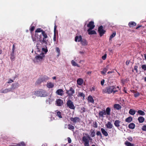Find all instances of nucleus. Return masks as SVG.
<instances>
[{
    "label": "nucleus",
    "instance_id": "nucleus-45",
    "mask_svg": "<svg viewBox=\"0 0 146 146\" xmlns=\"http://www.w3.org/2000/svg\"><path fill=\"white\" fill-rule=\"evenodd\" d=\"M85 135H86V137L89 140H92V138L90 137L89 135L88 134V133H86L85 134Z\"/></svg>",
    "mask_w": 146,
    "mask_h": 146
},
{
    "label": "nucleus",
    "instance_id": "nucleus-47",
    "mask_svg": "<svg viewBox=\"0 0 146 146\" xmlns=\"http://www.w3.org/2000/svg\"><path fill=\"white\" fill-rule=\"evenodd\" d=\"M141 67L144 71H146V64H143L141 65Z\"/></svg>",
    "mask_w": 146,
    "mask_h": 146
},
{
    "label": "nucleus",
    "instance_id": "nucleus-24",
    "mask_svg": "<svg viewBox=\"0 0 146 146\" xmlns=\"http://www.w3.org/2000/svg\"><path fill=\"white\" fill-rule=\"evenodd\" d=\"M121 123V121L118 120H116L114 123V125H115L117 127H120L119 124Z\"/></svg>",
    "mask_w": 146,
    "mask_h": 146
},
{
    "label": "nucleus",
    "instance_id": "nucleus-53",
    "mask_svg": "<svg viewBox=\"0 0 146 146\" xmlns=\"http://www.w3.org/2000/svg\"><path fill=\"white\" fill-rule=\"evenodd\" d=\"M138 67L137 66H135L134 67V70L136 71L137 73L138 72Z\"/></svg>",
    "mask_w": 146,
    "mask_h": 146
},
{
    "label": "nucleus",
    "instance_id": "nucleus-4",
    "mask_svg": "<svg viewBox=\"0 0 146 146\" xmlns=\"http://www.w3.org/2000/svg\"><path fill=\"white\" fill-rule=\"evenodd\" d=\"M44 57V54L42 52L40 54H38L35 57V59L36 61L39 62L42 61L43 58Z\"/></svg>",
    "mask_w": 146,
    "mask_h": 146
},
{
    "label": "nucleus",
    "instance_id": "nucleus-43",
    "mask_svg": "<svg viewBox=\"0 0 146 146\" xmlns=\"http://www.w3.org/2000/svg\"><path fill=\"white\" fill-rule=\"evenodd\" d=\"M56 52L58 53V56H59L60 54V50L59 48L56 47Z\"/></svg>",
    "mask_w": 146,
    "mask_h": 146
},
{
    "label": "nucleus",
    "instance_id": "nucleus-38",
    "mask_svg": "<svg viewBox=\"0 0 146 146\" xmlns=\"http://www.w3.org/2000/svg\"><path fill=\"white\" fill-rule=\"evenodd\" d=\"M137 112L140 115H145V113L143 111L141 110H139L137 111Z\"/></svg>",
    "mask_w": 146,
    "mask_h": 146
},
{
    "label": "nucleus",
    "instance_id": "nucleus-48",
    "mask_svg": "<svg viewBox=\"0 0 146 146\" xmlns=\"http://www.w3.org/2000/svg\"><path fill=\"white\" fill-rule=\"evenodd\" d=\"M95 135V133L94 131V130H93L92 132H91V136L92 137H94Z\"/></svg>",
    "mask_w": 146,
    "mask_h": 146
},
{
    "label": "nucleus",
    "instance_id": "nucleus-36",
    "mask_svg": "<svg viewBox=\"0 0 146 146\" xmlns=\"http://www.w3.org/2000/svg\"><path fill=\"white\" fill-rule=\"evenodd\" d=\"M68 129L70 130H73L74 129V126L70 124H68Z\"/></svg>",
    "mask_w": 146,
    "mask_h": 146
},
{
    "label": "nucleus",
    "instance_id": "nucleus-16",
    "mask_svg": "<svg viewBox=\"0 0 146 146\" xmlns=\"http://www.w3.org/2000/svg\"><path fill=\"white\" fill-rule=\"evenodd\" d=\"M77 82L78 85L80 86L83 83L84 80L82 78H79L77 79Z\"/></svg>",
    "mask_w": 146,
    "mask_h": 146
},
{
    "label": "nucleus",
    "instance_id": "nucleus-6",
    "mask_svg": "<svg viewBox=\"0 0 146 146\" xmlns=\"http://www.w3.org/2000/svg\"><path fill=\"white\" fill-rule=\"evenodd\" d=\"M67 105L68 107L70 109L74 110L75 107L73 104V102L70 100H68L67 102Z\"/></svg>",
    "mask_w": 146,
    "mask_h": 146
},
{
    "label": "nucleus",
    "instance_id": "nucleus-44",
    "mask_svg": "<svg viewBox=\"0 0 146 146\" xmlns=\"http://www.w3.org/2000/svg\"><path fill=\"white\" fill-rule=\"evenodd\" d=\"M9 146H20L18 143H13L11 145H9Z\"/></svg>",
    "mask_w": 146,
    "mask_h": 146
},
{
    "label": "nucleus",
    "instance_id": "nucleus-39",
    "mask_svg": "<svg viewBox=\"0 0 146 146\" xmlns=\"http://www.w3.org/2000/svg\"><path fill=\"white\" fill-rule=\"evenodd\" d=\"M42 82L41 78H38L37 80L36 81L35 84H41Z\"/></svg>",
    "mask_w": 146,
    "mask_h": 146
},
{
    "label": "nucleus",
    "instance_id": "nucleus-31",
    "mask_svg": "<svg viewBox=\"0 0 146 146\" xmlns=\"http://www.w3.org/2000/svg\"><path fill=\"white\" fill-rule=\"evenodd\" d=\"M128 127L129 129H133L135 127V125L134 123H131L129 125Z\"/></svg>",
    "mask_w": 146,
    "mask_h": 146
},
{
    "label": "nucleus",
    "instance_id": "nucleus-9",
    "mask_svg": "<svg viewBox=\"0 0 146 146\" xmlns=\"http://www.w3.org/2000/svg\"><path fill=\"white\" fill-rule=\"evenodd\" d=\"M70 120L73 122L74 124H75L77 122H80V118L78 117H71Z\"/></svg>",
    "mask_w": 146,
    "mask_h": 146
},
{
    "label": "nucleus",
    "instance_id": "nucleus-17",
    "mask_svg": "<svg viewBox=\"0 0 146 146\" xmlns=\"http://www.w3.org/2000/svg\"><path fill=\"white\" fill-rule=\"evenodd\" d=\"M92 29H88V33L89 35H96V31L94 30H91Z\"/></svg>",
    "mask_w": 146,
    "mask_h": 146
},
{
    "label": "nucleus",
    "instance_id": "nucleus-64",
    "mask_svg": "<svg viewBox=\"0 0 146 146\" xmlns=\"http://www.w3.org/2000/svg\"><path fill=\"white\" fill-rule=\"evenodd\" d=\"M56 25H55L54 27V33H55V31H56Z\"/></svg>",
    "mask_w": 146,
    "mask_h": 146
},
{
    "label": "nucleus",
    "instance_id": "nucleus-22",
    "mask_svg": "<svg viewBox=\"0 0 146 146\" xmlns=\"http://www.w3.org/2000/svg\"><path fill=\"white\" fill-rule=\"evenodd\" d=\"M128 25L130 27H133L136 25V23L134 22L131 21L129 23Z\"/></svg>",
    "mask_w": 146,
    "mask_h": 146
},
{
    "label": "nucleus",
    "instance_id": "nucleus-37",
    "mask_svg": "<svg viewBox=\"0 0 146 146\" xmlns=\"http://www.w3.org/2000/svg\"><path fill=\"white\" fill-rule=\"evenodd\" d=\"M125 144L127 146H133L134 145L132 144L127 141H126L125 142Z\"/></svg>",
    "mask_w": 146,
    "mask_h": 146
},
{
    "label": "nucleus",
    "instance_id": "nucleus-34",
    "mask_svg": "<svg viewBox=\"0 0 146 146\" xmlns=\"http://www.w3.org/2000/svg\"><path fill=\"white\" fill-rule=\"evenodd\" d=\"M132 117L131 116H129L125 119V121L126 122L130 123L132 121Z\"/></svg>",
    "mask_w": 146,
    "mask_h": 146
},
{
    "label": "nucleus",
    "instance_id": "nucleus-13",
    "mask_svg": "<svg viewBox=\"0 0 146 146\" xmlns=\"http://www.w3.org/2000/svg\"><path fill=\"white\" fill-rule=\"evenodd\" d=\"M98 114L99 117H104V115H106L105 112V110H103L102 111H99Z\"/></svg>",
    "mask_w": 146,
    "mask_h": 146
},
{
    "label": "nucleus",
    "instance_id": "nucleus-11",
    "mask_svg": "<svg viewBox=\"0 0 146 146\" xmlns=\"http://www.w3.org/2000/svg\"><path fill=\"white\" fill-rule=\"evenodd\" d=\"M87 27L89 28L88 29H93L95 27L94 22L93 21H90L87 25Z\"/></svg>",
    "mask_w": 146,
    "mask_h": 146
},
{
    "label": "nucleus",
    "instance_id": "nucleus-58",
    "mask_svg": "<svg viewBox=\"0 0 146 146\" xmlns=\"http://www.w3.org/2000/svg\"><path fill=\"white\" fill-rule=\"evenodd\" d=\"M42 50L43 51H44V52L45 53H46L48 51V50H47V49H46L44 48H42Z\"/></svg>",
    "mask_w": 146,
    "mask_h": 146
},
{
    "label": "nucleus",
    "instance_id": "nucleus-3",
    "mask_svg": "<svg viewBox=\"0 0 146 146\" xmlns=\"http://www.w3.org/2000/svg\"><path fill=\"white\" fill-rule=\"evenodd\" d=\"M35 95L38 96L46 97L47 96L46 92L44 90H41L36 91L35 93Z\"/></svg>",
    "mask_w": 146,
    "mask_h": 146
},
{
    "label": "nucleus",
    "instance_id": "nucleus-42",
    "mask_svg": "<svg viewBox=\"0 0 146 146\" xmlns=\"http://www.w3.org/2000/svg\"><path fill=\"white\" fill-rule=\"evenodd\" d=\"M116 35V33L114 32L111 35L110 38V40H111Z\"/></svg>",
    "mask_w": 146,
    "mask_h": 146
},
{
    "label": "nucleus",
    "instance_id": "nucleus-57",
    "mask_svg": "<svg viewBox=\"0 0 146 146\" xmlns=\"http://www.w3.org/2000/svg\"><path fill=\"white\" fill-rule=\"evenodd\" d=\"M68 142V143H70L71 142V139L70 138L68 137L67 138Z\"/></svg>",
    "mask_w": 146,
    "mask_h": 146
},
{
    "label": "nucleus",
    "instance_id": "nucleus-40",
    "mask_svg": "<svg viewBox=\"0 0 146 146\" xmlns=\"http://www.w3.org/2000/svg\"><path fill=\"white\" fill-rule=\"evenodd\" d=\"M71 63L72 66H77L79 67L80 66L73 60L71 61Z\"/></svg>",
    "mask_w": 146,
    "mask_h": 146
},
{
    "label": "nucleus",
    "instance_id": "nucleus-12",
    "mask_svg": "<svg viewBox=\"0 0 146 146\" xmlns=\"http://www.w3.org/2000/svg\"><path fill=\"white\" fill-rule=\"evenodd\" d=\"M109 68V66L107 65L104 68L103 70L100 71L101 73L104 75H105L106 73Z\"/></svg>",
    "mask_w": 146,
    "mask_h": 146
},
{
    "label": "nucleus",
    "instance_id": "nucleus-54",
    "mask_svg": "<svg viewBox=\"0 0 146 146\" xmlns=\"http://www.w3.org/2000/svg\"><path fill=\"white\" fill-rule=\"evenodd\" d=\"M106 56H107V54H106L104 55V56H102V58L103 60H104L106 59Z\"/></svg>",
    "mask_w": 146,
    "mask_h": 146
},
{
    "label": "nucleus",
    "instance_id": "nucleus-18",
    "mask_svg": "<svg viewBox=\"0 0 146 146\" xmlns=\"http://www.w3.org/2000/svg\"><path fill=\"white\" fill-rule=\"evenodd\" d=\"M105 113L107 115H110L111 109L110 107H108L106 108V110H105Z\"/></svg>",
    "mask_w": 146,
    "mask_h": 146
},
{
    "label": "nucleus",
    "instance_id": "nucleus-5",
    "mask_svg": "<svg viewBox=\"0 0 146 146\" xmlns=\"http://www.w3.org/2000/svg\"><path fill=\"white\" fill-rule=\"evenodd\" d=\"M98 32L100 36H102L106 33V31L103 29L102 25L100 26L98 28Z\"/></svg>",
    "mask_w": 146,
    "mask_h": 146
},
{
    "label": "nucleus",
    "instance_id": "nucleus-1",
    "mask_svg": "<svg viewBox=\"0 0 146 146\" xmlns=\"http://www.w3.org/2000/svg\"><path fill=\"white\" fill-rule=\"evenodd\" d=\"M35 36L41 43L47 44L48 35L45 32L40 28H38L36 30Z\"/></svg>",
    "mask_w": 146,
    "mask_h": 146
},
{
    "label": "nucleus",
    "instance_id": "nucleus-26",
    "mask_svg": "<svg viewBox=\"0 0 146 146\" xmlns=\"http://www.w3.org/2000/svg\"><path fill=\"white\" fill-rule=\"evenodd\" d=\"M11 91V89H6L3 90H1L0 91L1 93H6L9 92Z\"/></svg>",
    "mask_w": 146,
    "mask_h": 146
},
{
    "label": "nucleus",
    "instance_id": "nucleus-60",
    "mask_svg": "<svg viewBox=\"0 0 146 146\" xmlns=\"http://www.w3.org/2000/svg\"><path fill=\"white\" fill-rule=\"evenodd\" d=\"M105 82V80L104 79H103L102 80L101 82V84L103 86L104 84V83Z\"/></svg>",
    "mask_w": 146,
    "mask_h": 146
},
{
    "label": "nucleus",
    "instance_id": "nucleus-56",
    "mask_svg": "<svg viewBox=\"0 0 146 146\" xmlns=\"http://www.w3.org/2000/svg\"><path fill=\"white\" fill-rule=\"evenodd\" d=\"M15 49V45L14 44H13V45L12 52L14 53Z\"/></svg>",
    "mask_w": 146,
    "mask_h": 146
},
{
    "label": "nucleus",
    "instance_id": "nucleus-27",
    "mask_svg": "<svg viewBox=\"0 0 146 146\" xmlns=\"http://www.w3.org/2000/svg\"><path fill=\"white\" fill-rule=\"evenodd\" d=\"M138 120L139 123H142L144 121L145 119L142 116H140L138 118Z\"/></svg>",
    "mask_w": 146,
    "mask_h": 146
},
{
    "label": "nucleus",
    "instance_id": "nucleus-10",
    "mask_svg": "<svg viewBox=\"0 0 146 146\" xmlns=\"http://www.w3.org/2000/svg\"><path fill=\"white\" fill-rule=\"evenodd\" d=\"M63 104V101L60 99H57L56 102V106H62Z\"/></svg>",
    "mask_w": 146,
    "mask_h": 146
},
{
    "label": "nucleus",
    "instance_id": "nucleus-50",
    "mask_svg": "<svg viewBox=\"0 0 146 146\" xmlns=\"http://www.w3.org/2000/svg\"><path fill=\"white\" fill-rule=\"evenodd\" d=\"M96 134L97 136H100L101 137H102V134L100 131H97Z\"/></svg>",
    "mask_w": 146,
    "mask_h": 146
},
{
    "label": "nucleus",
    "instance_id": "nucleus-8",
    "mask_svg": "<svg viewBox=\"0 0 146 146\" xmlns=\"http://www.w3.org/2000/svg\"><path fill=\"white\" fill-rule=\"evenodd\" d=\"M82 140L84 142V146H90L89 144V141L86 137L84 136L82 138Z\"/></svg>",
    "mask_w": 146,
    "mask_h": 146
},
{
    "label": "nucleus",
    "instance_id": "nucleus-41",
    "mask_svg": "<svg viewBox=\"0 0 146 146\" xmlns=\"http://www.w3.org/2000/svg\"><path fill=\"white\" fill-rule=\"evenodd\" d=\"M134 96L135 97H137L140 95L139 93L137 91H135L134 92Z\"/></svg>",
    "mask_w": 146,
    "mask_h": 146
},
{
    "label": "nucleus",
    "instance_id": "nucleus-14",
    "mask_svg": "<svg viewBox=\"0 0 146 146\" xmlns=\"http://www.w3.org/2000/svg\"><path fill=\"white\" fill-rule=\"evenodd\" d=\"M78 40V42H81L82 40V38L81 35L79 36H77L75 37V41L76 42H77Z\"/></svg>",
    "mask_w": 146,
    "mask_h": 146
},
{
    "label": "nucleus",
    "instance_id": "nucleus-61",
    "mask_svg": "<svg viewBox=\"0 0 146 146\" xmlns=\"http://www.w3.org/2000/svg\"><path fill=\"white\" fill-rule=\"evenodd\" d=\"M13 82V80H11V79H9V81L7 82V83H11L12 82Z\"/></svg>",
    "mask_w": 146,
    "mask_h": 146
},
{
    "label": "nucleus",
    "instance_id": "nucleus-7",
    "mask_svg": "<svg viewBox=\"0 0 146 146\" xmlns=\"http://www.w3.org/2000/svg\"><path fill=\"white\" fill-rule=\"evenodd\" d=\"M75 93V90L72 87H70L68 90H66V93L68 94L69 97H71Z\"/></svg>",
    "mask_w": 146,
    "mask_h": 146
},
{
    "label": "nucleus",
    "instance_id": "nucleus-29",
    "mask_svg": "<svg viewBox=\"0 0 146 146\" xmlns=\"http://www.w3.org/2000/svg\"><path fill=\"white\" fill-rule=\"evenodd\" d=\"M81 44L83 46H86L87 45L88 42L86 40V39L82 40L80 42Z\"/></svg>",
    "mask_w": 146,
    "mask_h": 146
},
{
    "label": "nucleus",
    "instance_id": "nucleus-15",
    "mask_svg": "<svg viewBox=\"0 0 146 146\" xmlns=\"http://www.w3.org/2000/svg\"><path fill=\"white\" fill-rule=\"evenodd\" d=\"M63 91L62 89H59L57 90L56 93L59 95L62 96L63 93Z\"/></svg>",
    "mask_w": 146,
    "mask_h": 146
},
{
    "label": "nucleus",
    "instance_id": "nucleus-32",
    "mask_svg": "<svg viewBox=\"0 0 146 146\" xmlns=\"http://www.w3.org/2000/svg\"><path fill=\"white\" fill-rule=\"evenodd\" d=\"M41 78L43 82L46 81V80H47L49 79V77L46 76H44Z\"/></svg>",
    "mask_w": 146,
    "mask_h": 146
},
{
    "label": "nucleus",
    "instance_id": "nucleus-35",
    "mask_svg": "<svg viewBox=\"0 0 146 146\" xmlns=\"http://www.w3.org/2000/svg\"><path fill=\"white\" fill-rule=\"evenodd\" d=\"M136 113V111L133 109H130L129 111V113L132 115H134Z\"/></svg>",
    "mask_w": 146,
    "mask_h": 146
},
{
    "label": "nucleus",
    "instance_id": "nucleus-25",
    "mask_svg": "<svg viewBox=\"0 0 146 146\" xmlns=\"http://www.w3.org/2000/svg\"><path fill=\"white\" fill-rule=\"evenodd\" d=\"M88 101L91 103H94V100L92 97L90 95L88 97Z\"/></svg>",
    "mask_w": 146,
    "mask_h": 146
},
{
    "label": "nucleus",
    "instance_id": "nucleus-20",
    "mask_svg": "<svg viewBox=\"0 0 146 146\" xmlns=\"http://www.w3.org/2000/svg\"><path fill=\"white\" fill-rule=\"evenodd\" d=\"M114 108L117 110H119L121 108V106L119 104H115L114 105Z\"/></svg>",
    "mask_w": 146,
    "mask_h": 146
},
{
    "label": "nucleus",
    "instance_id": "nucleus-46",
    "mask_svg": "<svg viewBox=\"0 0 146 146\" xmlns=\"http://www.w3.org/2000/svg\"><path fill=\"white\" fill-rule=\"evenodd\" d=\"M92 126L94 128H97L98 126L96 122L95 121L93 122Z\"/></svg>",
    "mask_w": 146,
    "mask_h": 146
},
{
    "label": "nucleus",
    "instance_id": "nucleus-2",
    "mask_svg": "<svg viewBox=\"0 0 146 146\" xmlns=\"http://www.w3.org/2000/svg\"><path fill=\"white\" fill-rule=\"evenodd\" d=\"M118 92L116 90V88L114 86H109L103 89L102 90V93L103 94L107 93L110 94L112 93L114 94L115 93Z\"/></svg>",
    "mask_w": 146,
    "mask_h": 146
},
{
    "label": "nucleus",
    "instance_id": "nucleus-62",
    "mask_svg": "<svg viewBox=\"0 0 146 146\" xmlns=\"http://www.w3.org/2000/svg\"><path fill=\"white\" fill-rule=\"evenodd\" d=\"M91 90L92 91H94L95 90V88L94 87H93L91 88Z\"/></svg>",
    "mask_w": 146,
    "mask_h": 146
},
{
    "label": "nucleus",
    "instance_id": "nucleus-59",
    "mask_svg": "<svg viewBox=\"0 0 146 146\" xmlns=\"http://www.w3.org/2000/svg\"><path fill=\"white\" fill-rule=\"evenodd\" d=\"M53 40L54 41H56V35L55 33H54V36Z\"/></svg>",
    "mask_w": 146,
    "mask_h": 146
},
{
    "label": "nucleus",
    "instance_id": "nucleus-52",
    "mask_svg": "<svg viewBox=\"0 0 146 146\" xmlns=\"http://www.w3.org/2000/svg\"><path fill=\"white\" fill-rule=\"evenodd\" d=\"M11 59L12 60H13L14 58V53L12 52L11 54Z\"/></svg>",
    "mask_w": 146,
    "mask_h": 146
},
{
    "label": "nucleus",
    "instance_id": "nucleus-55",
    "mask_svg": "<svg viewBox=\"0 0 146 146\" xmlns=\"http://www.w3.org/2000/svg\"><path fill=\"white\" fill-rule=\"evenodd\" d=\"M142 129L143 131H146V125H144L142 127Z\"/></svg>",
    "mask_w": 146,
    "mask_h": 146
},
{
    "label": "nucleus",
    "instance_id": "nucleus-30",
    "mask_svg": "<svg viewBox=\"0 0 146 146\" xmlns=\"http://www.w3.org/2000/svg\"><path fill=\"white\" fill-rule=\"evenodd\" d=\"M56 115L60 118H62V117L61 115V112L58 110H56Z\"/></svg>",
    "mask_w": 146,
    "mask_h": 146
},
{
    "label": "nucleus",
    "instance_id": "nucleus-63",
    "mask_svg": "<svg viewBox=\"0 0 146 146\" xmlns=\"http://www.w3.org/2000/svg\"><path fill=\"white\" fill-rule=\"evenodd\" d=\"M129 61L127 60L125 62L126 64L128 65L129 63Z\"/></svg>",
    "mask_w": 146,
    "mask_h": 146
},
{
    "label": "nucleus",
    "instance_id": "nucleus-21",
    "mask_svg": "<svg viewBox=\"0 0 146 146\" xmlns=\"http://www.w3.org/2000/svg\"><path fill=\"white\" fill-rule=\"evenodd\" d=\"M77 96L78 97H80L82 98L83 100L84 99L85 95V94L82 92H79Z\"/></svg>",
    "mask_w": 146,
    "mask_h": 146
},
{
    "label": "nucleus",
    "instance_id": "nucleus-28",
    "mask_svg": "<svg viewBox=\"0 0 146 146\" xmlns=\"http://www.w3.org/2000/svg\"><path fill=\"white\" fill-rule=\"evenodd\" d=\"M106 126L108 128L111 129L113 125L110 121H108L106 124Z\"/></svg>",
    "mask_w": 146,
    "mask_h": 146
},
{
    "label": "nucleus",
    "instance_id": "nucleus-23",
    "mask_svg": "<svg viewBox=\"0 0 146 146\" xmlns=\"http://www.w3.org/2000/svg\"><path fill=\"white\" fill-rule=\"evenodd\" d=\"M19 84L18 83H16L15 84H12L11 87V89H14L15 88H17L19 87Z\"/></svg>",
    "mask_w": 146,
    "mask_h": 146
},
{
    "label": "nucleus",
    "instance_id": "nucleus-33",
    "mask_svg": "<svg viewBox=\"0 0 146 146\" xmlns=\"http://www.w3.org/2000/svg\"><path fill=\"white\" fill-rule=\"evenodd\" d=\"M46 86L48 88H52L54 87V85L53 83L51 82H49L47 83Z\"/></svg>",
    "mask_w": 146,
    "mask_h": 146
},
{
    "label": "nucleus",
    "instance_id": "nucleus-19",
    "mask_svg": "<svg viewBox=\"0 0 146 146\" xmlns=\"http://www.w3.org/2000/svg\"><path fill=\"white\" fill-rule=\"evenodd\" d=\"M101 130L103 134L105 136H107L108 135V134L107 132L104 129L102 128L101 129Z\"/></svg>",
    "mask_w": 146,
    "mask_h": 146
},
{
    "label": "nucleus",
    "instance_id": "nucleus-49",
    "mask_svg": "<svg viewBox=\"0 0 146 146\" xmlns=\"http://www.w3.org/2000/svg\"><path fill=\"white\" fill-rule=\"evenodd\" d=\"M35 29V27L34 26H31L30 29V31L31 32H33Z\"/></svg>",
    "mask_w": 146,
    "mask_h": 146
},
{
    "label": "nucleus",
    "instance_id": "nucleus-51",
    "mask_svg": "<svg viewBox=\"0 0 146 146\" xmlns=\"http://www.w3.org/2000/svg\"><path fill=\"white\" fill-rule=\"evenodd\" d=\"M32 38L33 42H34V43H35L36 42V38L35 36V37H33V36H32Z\"/></svg>",
    "mask_w": 146,
    "mask_h": 146
}]
</instances>
